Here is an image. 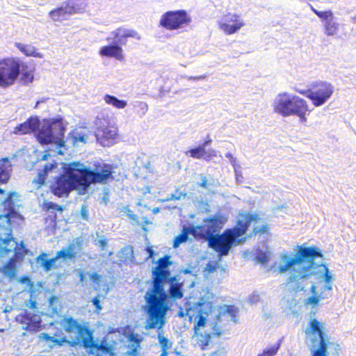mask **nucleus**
<instances>
[{"mask_svg":"<svg viewBox=\"0 0 356 356\" xmlns=\"http://www.w3.org/2000/svg\"><path fill=\"white\" fill-rule=\"evenodd\" d=\"M322 257L319 248L315 247L298 246L296 252L293 255L282 253L278 266L280 273L289 272L287 279L288 284L295 283L296 292L303 291L305 286L300 282L315 275L324 280L325 286L318 296H312L305 300V306L315 307L322 299L328 298L325 292L332 289L334 277L325 264H317L314 262L316 257Z\"/></svg>","mask_w":356,"mask_h":356,"instance_id":"f257e3e1","label":"nucleus"},{"mask_svg":"<svg viewBox=\"0 0 356 356\" xmlns=\"http://www.w3.org/2000/svg\"><path fill=\"white\" fill-rule=\"evenodd\" d=\"M213 294L206 291L193 307L186 308V315L190 321L195 319V335L193 339L197 344L204 349L209 343L211 336L221 334L218 323L221 320L236 323L237 310L234 306H225L220 310L216 309L211 301Z\"/></svg>","mask_w":356,"mask_h":356,"instance_id":"f03ea898","label":"nucleus"},{"mask_svg":"<svg viewBox=\"0 0 356 356\" xmlns=\"http://www.w3.org/2000/svg\"><path fill=\"white\" fill-rule=\"evenodd\" d=\"M170 274L167 269L155 268L152 270L153 286L145 295L144 310L147 315L146 329L162 330L165 323L166 315L171 305L169 296L164 290L163 283L169 281Z\"/></svg>","mask_w":356,"mask_h":356,"instance_id":"7ed1b4c3","label":"nucleus"},{"mask_svg":"<svg viewBox=\"0 0 356 356\" xmlns=\"http://www.w3.org/2000/svg\"><path fill=\"white\" fill-rule=\"evenodd\" d=\"M65 127L61 119H49L43 121L37 133V139L41 144H50L51 147L45 151L42 156L47 161L57 154H64L66 149L63 136Z\"/></svg>","mask_w":356,"mask_h":356,"instance_id":"20e7f679","label":"nucleus"},{"mask_svg":"<svg viewBox=\"0 0 356 356\" xmlns=\"http://www.w3.org/2000/svg\"><path fill=\"white\" fill-rule=\"evenodd\" d=\"M259 219L257 214L244 213L240 215L237 225L233 229H226L222 234H216L208 241L209 246L220 255L228 254L232 245L236 243H241V241L238 238L244 235L252 221Z\"/></svg>","mask_w":356,"mask_h":356,"instance_id":"39448f33","label":"nucleus"},{"mask_svg":"<svg viewBox=\"0 0 356 356\" xmlns=\"http://www.w3.org/2000/svg\"><path fill=\"white\" fill-rule=\"evenodd\" d=\"M17 193H11L0 204V220L4 225H0V257H4L16 250L17 242L12 236L10 218L16 214L15 208L19 207Z\"/></svg>","mask_w":356,"mask_h":356,"instance_id":"423d86ee","label":"nucleus"},{"mask_svg":"<svg viewBox=\"0 0 356 356\" xmlns=\"http://www.w3.org/2000/svg\"><path fill=\"white\" fill-rule=\"evenodd\" d=\"M273 111L282 117L296 115L300 122H306L311 113L307 102L300 97L288 92L278 93L273 104Z\"/></svg>","mask_w":356,"mask_h":356,"instance_id":"0eeeda50","label":"nucleus"},{"mask_svg":"<svg viewBox=\"0 0 356 356\" xmlns=\"http://www.w3.org/2000/svg\"><path fill=\"white\" fill-rule=\"evenodd\" d=\"M76 161L63 163V174L56 179L51 186L53 193L58 197L67 196L73 190H79L82 194V181L79 171L76 169Z\"/></svg>","mask_w":356,"mask_h":356,"instance_id":"6e6552de","label":"nucleus"},{"mask_svg":"<svg viewBox=\"0 0 356 356\" xmlns=\"http://www.w3.org/2000/svg\"><path fill=\"white\" fill-rule=\"evenodd\" d=\"M82 181V194H84L91 184H104L112 175V167L106 163L95 165L92 170L83 163L77 162L75 165Z\"/></svg>","mask_w":356,"mask_h":356,"instance_id":"1a4fd4ad","label":"nucleus"},{"mask_svg":"<svg viewBox=\"0 0 356 356\" xmlns=\"http://www.w3.org/2000/svg\"><path fill=\"white\" fill-rule=\"evenodd\" d=\"M305 334L312 343L313 356H326L327 339L324 324L311 316Z\"/></svg>","mask_w":356,"mask_h":356,"instance_id":"9d476101","label":"nucleus"},{"mask_svg":"<svg viewBox=\"0 0 356 356\" xmlns=\"http://www.w3.org/2000/svg\"><path fill=\"white\" fill-rule=\"evenodd\" d=\"M191 21V17L185 10H170L161 16L159 26L168 31H176L189 26Z\"/></svg>","mask_w":356,"mask_h":356,"instance_id":"9b49d317","label":"nucleus"},{"mask_svg":"<svg viewBox=\"0 0 356 356\" xmlns=\"http://www.w3.org/2000/svg\"><path fill=\"white\" fill-rule=\"evenodd\" d=\"M59 324L66 332L77 333L78 343L85 348L96 347L94 344L92 333L85 326H81L72 317L63 318Z\"/></svg>","mask_w":356,"mask_h":356,"instance_id":"f8f14e48","label":"nucleus"},{"mask_svg":"<svg viewBox=\"0 0 356 356\" xmlns=\"http://www.w3.org/2000/svg\"><path fill=\"white\" fill-rule=\"evenodd\" d=\"M95 125L97 126L95 137L102 146H111L115 143L118 136V128L114 124H112L108 118L97 117Z\"/></svg>","mask_w":356,"mask_h":356,"instance_id":"ddd939ff","label":"nucleus"},{"mask_svg":"<svg viewBox=\"0 0 356 356\" xmlns=\"http://www.w3.org/2000/svg\"><path fill=\"white\" fill-rule=\"evenodd\" d=\"M227 218L222 214H216L203 220L202 225L194 226L197 237L204 238L207 241L219 232L225 223Z\"/></svg>","mask_w":356,"mask_h":356,"instance_id":"4468645a","label":"nucleus"},{"mask_svg":"<svg viewBox=\"0 0 356 356\" xmlns=\"http://www.w3.org/2000/svg\"><path fill=\"white\" fill-rule=\"evenodd\" d=\"M21 62L17 58L0 60V87L13 85L18 77Z\"/></svg>","mask_w":356,"mask_h":356,"instance_id":"2eb2a0df","label":"nucleus"},{"mask_svg":"<svg viewBox=\"0 0 356 356\" xmlns=\"http://www.w3.org/2000/svg\"><path fill=\"white\" fill-rule=\"evenodd\" d=\"M113 38V44L106 45L101 47L99 49V55L103 57H112L118 60L123 59L122 49L119 46V44L123 42L122 38L131 36V35L124 29H118L111 33Z\"/></svg>","mask_w":356,"mask_h":356,"instance_id":"dca6fc26","label":"nucleus"},{"mask_svg":"<svg viewBox=\"0 0 356 356\" xmlns=\"http://www.w3.org/2000/svg\"><path fill=\"white\" fill-rule=\"evenodd\" d=\"M334 93V86L328 82H321L309 89L308 99L313 105L319 107L325 104Z\"/></svg>","mask_w":356,"mask_h":356,"instance_id":"f3484780","label":"nucleus"},{"mask_svg":"<svg viewBox=\"0 0 356 356\" xmlns=\"http://www.w3.org/2000/svg\"><path fill=\"white\" fill-rule=\"evenodd\" d=\"M217 24L219 29L226 35L234 34L245 25L241 16L235 13L223 15L218 20Z\"/></svg>","mask_w":356,"mask_h":356,"instance_id":"a211bd4d","label":"nucleus"},{"mask_svg":"<svg viewBox=\"0 0 356 356\" xmlns=\"http://www.w3.org/2000/svg\"><path fill=\"white\" fill-rule=\"evenodd\" d=\"M16 320L22 325V329L36 332L40 327V317L36 314L24 312L16 317Z\"/></svg>","mask_w":356,"mask_h":356,"instance_id":"6ab92c4d","label":"nucleus"},{"mask_svg":"<svg viewBox=\"0 0 356 356\" xmlns=\"http://www.w3.org/2000/svg\"><path fill=\"white\" fill-rule=\"evenodd\" d=\"M83 240L81 238L74 239L67 248L57 252V258L72 259L80 253L82 249Z\"/></svg>","mask_w":356,"mask_h":356,"instance_id":"aec40b11","label":"nucleus"},{"mask_svg":"<svg viewBox=\"0 0 356 356\" xmlns=\"http://www.w3.org/2000/svg\"><path fill=\"white\" fill-rule=\"evenodd\" d=\"M39 124L40 122L38 118H30L25 122L17 126L13 133L15 134H26L31 133L39 127Z\"/></svg>","mask_w":356,"mask_h":356,"instance_id":"412c9836","label":"nucleus"},{"mask_svg":"<svg viewBox=\"0 0 356 356\" xmlns=\"http://www.w3.org/2000/svg\"><path fill=\"white\" fill-rule=\"evenodd\" d=\"M12 164L9 158H3L0 160V184L6 183L10 176ZM0 194H4V191L0 188Z\"/></svg>","mask_w":356,"mask_h":356,"instance_id":"4be33fe9","label":"nucleus"},{"mask_svg":"<svg viewBox=\"0 0 356 356\" xmlns=\"http://www.w3.org/2000/svg\"><path fill=\"white\" fill-rule=\"evenodd\" d=\"M189 234H192L195 238L197 237L194 225L184 226L183 227L181 232L174 238L173 248H177L181 244L186 242Z\"/></svg>","mask_w":356,"mask_h":356,"instance_id":"5701e85b","label":"nucleus"},{"mask_svg":"<svg viewBox=\"0 0 356 356\" xmlns=\"http://www.w3.org/2000/svg\"><path fill=\"white\" fill-rule=\"evenodd\" d=\"M127 337L129 342L128 345L129 350L127 352V355L128 356H137V353L140 348L141 339H140L138 334L134 332L129 334Z\"/></svg>","mask_w":356,"mask_h":356,"instance_id":"b1692460","label":"nucleus"},{"mask_svg":"<svg viewBox=\"0 0 356 356\" xmlns=\"http://www.w3.org/2000/svg\"><path fill=\"white\" fill-rule=\"evenodd\" d=\"M39 338L41 340L46 341L49 348H54L56 346H60L63 343L67 341L65 337L58 334H55V336L51 337L47 333H42L40 334Z\"/></svg>","mask_w":356,"mask_h":356,"instance_id":"393cba45","label":"nucleus"},{"mask_svg":"<svg viewBox=\"0 0 356 356\" xmlns=\"http://www.w3.org/2000/svg\"><path fill=\"white\" fill-rule=\"evenodd\" d=\"M169 295L174 300L180 299L183 297L182 283H179L176 277L170 278Z\"/></svg>","mask_w":356,"mask_h":356,"instance_id":"a878e982","label":"nucleus"},{"mask_svg":"<svg viewBox=\"0 0 356 356\" xmlns=\"http://www.w3.org/2000/svg\"><path fill=\"white\" fill-rule=\"evenodd\" d=\"M70 8L67 5L61 6L49 12V17L54 21H62L66 19L69 15H71Z\"/></svg>","mask_w":356,"mask_h":356,"instance_id":"bb28decb","label":"nucleus"},{"mask_svg":"<svg viewBox=\"0 0 356 356\" xmlns=\"http://www.w3.org/2000/svg\"><path fill=\"white\" fill-rule=\"evenodd\" d=\"M17 48L27 56L35 58H43V54L38 52L37 49L31 44H25L22 43H16Z\"/></svg>","mask_w":356,"mask_h":356,"instance_id":"cd10ccee","label":"nucleus"},{"mask_svg":"<svg viewBox=\"0 0 356 356\" xmlns=\"http://www.w3.org/2000/svg\"><path fill=\"white\" fill-rule=\"evenodd\" d=\"M3 274L10 278L13 279L17 273V261L15 258H11L9 261L5 264L1 269Z\"/></svg>","mask_w":356,"mask_h":356,"instance_id":"c85d7f7f","label":"nucleus"},{"mask_svg":"<svg viewBox=\"0 0 356 356\" xmlns=\"http://www.w3.org/2000/svg\"><path fill=\"white\" fill-rule=\"evenodd\" d=\"M56 168H57V163L54 160H52L50 163L45 164L43 170L38 173V179H35L33 181L38 183L40 185L44 184L47 175Z\"/></svg>","mask_w":356,"mask_h":356,"instance_id":"c756f323","label":"nucleus"},{"mask_svg":"<svg viewBox=\"0 0 356 356\" xmlns=\"http://www.w3.org/2000/svg\"><path fill=\"white\" fill-rule=\"evenodd\" d=\"M104 101L108 105H111L116 108L122 109L127 106V102L125 100L119 99L115 96L111 95H105Z\"/></svg>","mask_w":356,"mask_h":356,"instance_id":"7c9ffc66","label":"nucleus"},{"mask_svg":"<svg viewBox=\"0 0 356 356\" xmlns=\"http://www.w3.org/2000/svg\"><path fill=\"white\" fill-rule=\"evenodd\" d=\"M59 259L60 258H57V253L56 254V257L51 259H47V255L42 253L38 257V261L40 262L42 266L46 271H49L55 266L56 261Z\"/></svg>","mask_w":356,"mask_h":356,"instance_id":"2f4dec72","label":"nucleus"},{"mask_svg":"<svg viewBox=\"0 0 356 356\" xmlns=\"http://www.w3.org/2000/svg\"><path fill=\"white\" fill-rule=\"evenodd\" d=\"M66 5L67 8H70L69 10L71 14L83 11L86 6L83 0H69Z\"/></svg>","mask_w":356,"mask_h":356,"instance_id":"473e14b6","label":"nucleus"},{"mask_svg":"<svg viewBox=\"0 0 356 356\" xmlns=\"http://www.w3.org/2000/svg\"><path fill=\"white\" fill-rule=\"evenodd\" d=\"M339 24L334 19L329 20L324 24L325 34L327 36L336 35L339 32Z\"/></svg>","mask_w":356,"mask_h":356,"instance_id":"72a5a7b5","label":"nucleus"},{"mask_svg":"<svg viewBox=\"0 0 356 356\" xmlns=\"http://www.w3.org/2000/svg\"><path fill=\"white\" fill-rule=\"evenodd\" d=\"M281 341L280 340L276 343L268 346L265 348L257 356H274L275 355L280 348Z\"/></svg>","mask_w":356,"mask_h":356,"instance_id":"f704fd0d","label":"nucleus"},{"mask_svg":"<svg viewBox=\"0 0 356 356\" xmlns=\"http://www.w3.org/2000/svg\"><path fill=\"white\" fill-rule=\"evenodd\" d=\"M90 134L86 130H81V131H75L73 134L72 138L74 144L79 143H86L89 139Z\"/></svg>","mask_w":356,"mask_h":356,"instance_id":"c9c22d12","label":"nucleus"},{"mask_svg":"<svg viewBox=\"0 0 356 356\" xmlns=\"http://www.w3.org/2000/svg\"><path fill=\"white\" fill-rule=\"evenodd\" d=\"M311 10L324 22V24L334 18V14L331 10L319 11L312 6H311Z\"/></svg>","mask_w":356,"mask_h":356,"instance_id":"e433bc0d","label":"nucleus"},{"mask_svg":"<svg viewBox=\"0 0 356 356\" xmlns=\"http://www.w3.org/2000/svg\"><path fill=\"white\" fill-rule=\"evenodd\" d=\"M185 154L186 155H189L193 159H204V156L206 154V149H204L203 147L199 145L195 148L186 151Z\"/></svg>","mask_w":356,"mask_h":356,"instance_id":"4c0bfd02","label":"nucleus"},{"mask_svg":"<svg viewBox=\"0 0 356 356\" xmlns=\"http://www.w3.org/2000/svg\"><path fill=\"white\" fill-rule=\"evenodd\" d=\"M170 257L165 255V257L159 259L158 261V266L155 268L156 269H167V268L171 264L170 261Z\"/></svg>","mask_w":356,"mask_h":356,"instance_id":"58836bf2","label":"nucleus"},{"mask_svg":"<svg viewBox=\"0 0 356 356\" xmlns=\"http://www.w3.org/2000/svg\"><path fill=\"white\" fill-rule=\"evenodd\" d=\"M284 304L286 303V309H289L291 313H296L295 309L298 305V301L296 298H291V299H284Z\"/></svg>","mask_w":356,"mask_h":356,"instance_id":"ea45409f","label":"nucleus"},{"mask_svg":"<svg viewBox=\"0 0 356 356\" xmlns=\"http://www.w3.org/2000/svg\"><path fill=\"white\" fill-rule=\"evenodd\" d=\"M119 257L124 260L131 259L133 257V250L131 247H126L120 252Z\"/></svg>","mask_w":356,"mask_h":356,"instance_id":"a19ab883","label":"nucleus"},{"mask_svg":"<svg viewBox=\"0 0 356 356\" xmlns=\"http://www.w3.org/2000/svg\"><path fill=\"white\" fill-rule=\"evenodd\" d=\"M159 342L161 346V349H169L172 347V342L169 341L168 339L162 336L159 332L158 334Z\"/></svg>","mask_w":356,"mask_h":356,"instance_id":"79ce46f5","label":"nucleus"},{"mask_svg":"<svg viewBox=\"0 0 356 356\" xmlns=\"http://www.w3.org/2000/svg\"><path fill=\"white\" fill-rule=\"evenodd\" d=\"M186 195L187 194L185 192H179L178 190H177L175 193L170 194L165 199L163 200L162 202L181 200L182 197H185Z\"/></svg>","mask_w":356,"mask_h":356,"instance_id":"37998d69","label":"nucleus"},{"mask_svg":"<svg viewBox=\"0 0 356 356\" xmlns=\"http://www.w3.org/2000/svg\"><path fill=\"white\" fill-rule=\"evenodd\" d=\"M33 80V73L31 70H23L22 72V81L24 84L31 83Z\"/></svg>","mask_w":356,"mask_h":356,"instance_id":"c03bdc74","label":"nucleus"},{"mask_svg":"<svg viewBox=\"0 0 356 356\" xmlns=\"http://www.w3.org/2000/svg\"><path fill=\"white\" fill-rule=\"evenodd\" d=\"M225 156H226V158H227L229 160L230 163H232V165L234 168V173H236L237 175L238 172V168L240 167V165L237 163L236 159L231 153H227L225 154Z\"/></svg>","mask_w":356,"mask_h":356,"instance_id":"a18cd8bd","label":"nucleus"},{"mask_svg":"<svg viewBox=\"0 0 356 356\" xmlns=\"http://www.w3.org/2000/svg\"><path fill=\"white\" fill-rule=\"evenodd\" d=\"M97 349L98 350L102 351L103 353H108L112 356L114 355L113 348L112 346H108L106 342L104 343L102 341Z\"/></svg>","mask_w":356,"mask_h":356,"instance_id":"49530a36","label":"nucleus"},{"mask_svg":"<svg viewBox=\"0 0 356 356\" xmlns=\"http://www.w3.org/2000/svg\"><path fill=\"white\" fill-rule=\"evenodd\" d=\"M136 106L138 108V113L143 116L147 111L148 106L146 103L143 102H137Z\"/></svg>","mask_w":356,"mask_h":356,"instance_id":"de8ad7c7","label":"nucleus"},{"mask_svg":"<svg viewBox=\"0 0 356 356\" xmlns=\"http://www.w3.org/2000/svg\"><path fill=\"white\" fill-rule=\"evenodd\" d=\"M268 259V255L264 252H261L256 257V261L261 264H266Z\"/></svg>","mask_w":356,"mask_h":356,"instance_id":"09e8293b","label":"nucleus"},{"mask_svg":"<svg viewBox=\"0 0 356 356\" xmlns=\"http://www.w3.org/2000/svg\"><path fill=\"white\" fill-rule=\"evenodd\" d=\"M218 152L213 149H210L206 151V154L204 156V159L206 161H210L212 158L217 156Z\"/></svg>","mask_w":356,"mask_h":356,"instance_id":"8fccbe9b","label":"nucleus"},{"mask_svg":"<svg viewBox=\"0 0 356 356\" xmlns=\"http://www.w3.org/2000/svg\"><path fill=\"white\" fill-rule=\"evenodd\" d=\"M90 278L97 284H99V282L101 281V279L102 278V276L97 273H88Z\"/></svg>","mask_w":356,"mask_h":356,"instance_id":"3c124183","label":"nucleus"},{"mask_svg":"<svg viewBox=\"0 0 356 356\" xmlns=\"http://www.w3.org/2000/svg\"><path fill=\"white\" fill-rule=\"evenodd\" d=\"M107 243V240L104 236H101L99 239L96 240V245H99L102 250L105 249Z\"/></svg>","mask_w":356,"mask_h":356,"instance_id":"603ef678","label":"nucleus"},{"mask_svg":"<svg viewBox=\"0 0 356 356\" xmlns=\"http://www.w3.org/2000/svg\"><path fill=\"white\" fill-rule=\"evenodd\" d=\"M268 230V226L267 225H263L260 227H256L254 228V234H264Z\"/></svg>","mask_w":356,"mask_h":356,"instance_id":"864d4df0","label":"nucleus"},{"mask_svg":"<svg viewBox=\"0 0 356 356\" xmlns=\"http://www.w3.org/2000/svg\"><path fill=\"white\" fill-rule=\"evenodd\" d=\"M199 209L204 211V212H208L209 211V204H208V202H204V201H202L199 203Z\"/></svg>","mask_w":356,"mask_h":356,"instance_id":"5fc2aeb1","label":"nucleus"},{"mask_svg":"<svg viewBox=\"0 0 356 356\" xmlns=\"http://www.w3.org/2000/svg\"><path fill=\"white\" fill-rule=\"evenodd\" d=\"M45 206L48 210L56 209L58 211H62V209L60 206H58L57 204H54L52 202L45 203Z\"/></svg>","mask_w":356,"mask_h":356,"instance_id":"6e6d98bb","label":"nucleus"},{"mask_svg":"<svg viewBox=\"0 0 356 356\" xmlns=\"http://www.w3.org/2000/svg\"><path fill=\"white\" fill-rule=\"evenodd\" d=\"M200 178H201V181L198 184V185L202 188H207L208 186V182H207V177L205 176L201 175Z\"/></svg>","mask_w":356,"mask_h":356,"instance_id":"4d7b16f0","label":"nucleus"},{"mask_svg":"<svg viewBox=\"0 0 356 356\" xmlns=\"http://www.w3.org/2000/svg\"><path fill=\"white\" fill-rule=\"evenodd\" d=\"M92 303L95 306L97 311L102 309V307L100 305V301H99L98 297H95V298H93Z\"/></svg>","mask_w":356,"mask_h":356,"instance_id":"13d9d810","label":"nucleus"},{"mask_svg":"<svg viewBox=\"0 0 356 356\" xmlns=\"http://www.w3.org/2000/svg\"><path fill=\"white\" fill-rule=\"evenodd\" d=\"M81 213L83 218L86 220L88 218V210L86 207L82 206Z\"/></svg>","mask_w":356,"mask_h":356,"instance_id":"bf43d9fd","label":"nucleus"},{"mask_svg":"<svg viewBox=\"0 0 356 356\" xmlns=\"http://www.w3.org/2000/svg\"><path fill=\"white\" fill-rule=\"evenodd\" d=\"M295 90H296L297 92H298V93H300V94H301V95H305L306 97H307V98H308V94H309V90H299V89H298V88H296V89H295Z\"/></svg>","mask_w":356,"mask_h":356,"instance_id":"052dcab7","label":"nucleus"},{"mask_svg":"<svg viewBox=\"0 0 356 356\" xmlns=\"http://www.w3.org/2000/svg\"><path fill=\"white\" fill-rule=\"evenodd\" d=\"M19 282L21 283L31 284L32 286V284L31 283V280L28 277H22L19 280Z\"/></svg>","mask_w":356,"mask_h":356,"instance_id":"680f3d73","label":"nucleus"},{"mask_svg":"<svg viewBox=\"0 0 356 356\" xmlns=\"http://www.w3.org/2000/svg\"><path fill=\"white\" fill-rule=\"evenodd\" d=\"M310 291L312 293V296H318L316 292V286L314 284H312L310 287Z\"/></svg>","mask_w":356,"mask_h":356,"instance_id":"e2e57ef3","label":"nucleus"},{"mask_svg":"<svg viewBox=\"0 0 356 356\" xmlns=\"http://www.w3.org/2000/svg\"><path fill=\"white\" fill-rule=\"evenodd\" d=\"M259 300V296L257 295H252L249 300L251 303H254V302H256L257 300Z\"/></svg>","mask_w":356,"mask_h":356,"instance_id":"0e129e2a","label":"nucleus"},{"mask_svg":"<svg viewBox=\"0 0 356 356\" xmlns=\"http://www.w3.org/2000/svg\"><path fill=\"white\" fill-rule=\"evenodd\" d=\"M204 78H205V76H204V75L199 76H189V77H188V79L189 80H196V81L200 80V79H203Z\"/></svg>","mask_w":356,"mask_h":356,"instance_id":"69168bd1","label":"nucleus"},{"mask_svg":"<svg viewBox=\"0 0 356 356\" xmlns=\"http://www.w3.org/2000/svg\"><path fill=\"white\" fill-rule=\"evenodd\" d=\"M147 252L149 254V258H152L154 254V251L152 250V248L150 247L147 248Z\"/></svg>","mask_w":356,"mask_h":356,"instance_id":"338daca9","label":"nucleus"},{"mask_svg":"<svg viewBox=\"0 0 356 356\" xmlns=\"http://www.w3.org/2000/svg\"><path fill=\"white\" fill-rule=\"evenodd\" d=\"M211 142V139H208L205 140L202 145H200L201 147H204V149H206V147L209 145Z\"/></svg>","mask_w":356,"mask_h":356,"instance_id":"774afa93","label":"nucleus"}]
</instances>
